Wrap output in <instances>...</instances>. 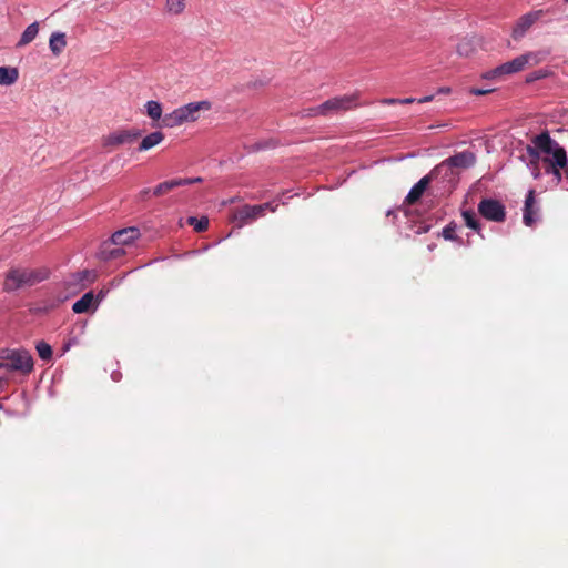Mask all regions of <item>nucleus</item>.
<instances>
[{
    "instance_id": "nucleus-1",
    "label": "nucleus",
    "mask_w": 568,
    "mask_h": 568,
    "mask_svg": "<svg viewBox=\"0 0 568 568\" xmlns=\"http://www.w3.org/2000/svg\"><path fill=\"white\" fill-rule=\"evenodd\" d=\"M531 142L534 145L527 146V153L531 158L532 163L537 164L540 159V153H545L548 155L542 159L546 164V173L554 174L559 182L561 180V170H565L568 178L566 150L551 139L548 131L535 135Z\"/></svg>"
},
{
    "instance_id": "nucleus-2",
    "label": "nucleus",
    "mask_w": 568,
    "mask_h": 568,
    "mask_svg": "<svg viewBox=\"0 0 568 568\" xmlns=\"http://www.w3.org/2000/svg\"><path fill=\"white\" fill-rule=\"evenodd\" d=\"M50 275L48 267L37 268L16 266L11 267L4 276L3 291L11 293L24 287H31L45 281Z\"/></svg>"
},
{
    "instance_id": "nucleus-3",
    "label": "nucleus",
    "mask_w": 568,
    "mask_h": 568,
    "mask_svg": "<svg viewBox=\"0 0 568 568\" xmlns=\"http://www.w3.org/2000/svg\"><path fill=\"white\" fill-rule=\"evenodd\" d=\"M211 109V102L204 100L199 102H191L182 105L171 113H168L162 119V126L175 128L186 122H194L200 118L201 111H209Z\"/></svg>"
},
{
    "instance_id": "nucleus-4",
    "label": "nucleus",
    "mask_w": 568,
    "mask_h": 568,
    "mask_svg": "<svg viewBox=\"0 0 568 568\" xmlns=\"http://www.w3.org/2000/svg\"><path fill=\"white\" fill-rule=\"evenodd\" d=\"M0 362L3 363V367L7 369L20 372L23 375H29L33 371V357L30 352L24 348L2 349L0 352Z\"/></svg>"
},
{
    "instance_id": "nucleus-5",
    "label": "nucleus",
    "mask_w": 568,
    "mask_h": 568,
    "mask_svg": "<svg viewBox=\"0 0 568 568\" xmlns=\"http://www.w3.org/2000/svg\"><path fill=\"white\" fill-rule=\"evenodd\" d=\"M540 61H541V58H540L539 53L528 52V53H525V54H521V55L515 58L511 61L505 62L490 71H487L484 74V78L485 79L503 78L504 75L517 73V72L524 70V68L527 64L536 65Z\"/></svg>"
},
{
    "instance_id": "nucleus-6",
    "label": "nucleus",
    "mask_w": 568,
    "mask_h": 568,
    "mask_svg": "<svg viewBox=\"0 0 568 568\" xmlns=\"http://www.w3.org/2000/svg\"><path fill=\"white\" fill-rule=\"evenodd\" d=\"M476 162V155L471 151H463L449 156L442 163L436 165L434 169L437 174L444 178H450L455 175L454 169H468Z\"/></svg>"
},
{
    "instance_id": "nucleus-7",
    "label": "nucleus",
    "mask_w": 568,
    "mask_h": 568,
    "mask_svg": "<svg viewBox=\"0 0 568 568\" xmlns=\"http://www.w3.org/2000/svg\"><path fill=\"white\" fill-rule=\"evenodd\" d=\"M267 210L275 211L272 207L271 203H264L260 205H243L242 207L235 210L232 214V222L236 224L237 227H243L245 224L256 220L260 216H264Z\"/></svg>"
},
{
    "instance_id": "nucleus-8",
    "label": "nucleus",
    "mask_w": 568,
    "mask_h": 568,
    "mask_svg": "<svg viewBox=\"0 0 568 568\" xmlns=\"http://www.w3.org/2000/svg\"><path fill=\"white\" fill-rule=\"evenodd\" d=\"M141 134L138 129H122L102 136L101 144L104 149L111 151L121 145L134 143Z\"/></svg>"
},
{
    "instance_id": "nucleus-9",
    "label": "nucleus",
    "mask_w": 568,
    "mask_h": 568,
    "mask_svg": "<svg viewBox=\"0 0 568 568\" xmlns=\"http://www.w3.org/2000/svg\"><path fill=\"white\" fill-rule=\"evenodd\" d=\"M359 105L361 103L358 92L341 97H334L324 102V109L327 110L328 115L332 113L346 112L356 109Z\"/></svg>"
},
{
    "instance_id": "nucleus-10",
    "label": "nucleus",
    "mask_w": 568,
    "mask_h": 568,
    "mask_svg": "<svg viewBox=\"0 0 568 568\" xmlns=\"http://www.w3.org/2000/svg\"><path fill=\"white\" fill-rule=\"evenodd\" d=\"M478 212L488 221L501 223L506 220L505 205L495 199H483L478 204Z\"/></svg>"
},
{
    "instance_id": "nucleus-11",
    "label": "nucleus",
    "mask_w": 568,
    "mask_h": 568,
    "mask_svg": "<svg viewBox=\"0 0 568 568\" xmlns=\"http://www.w3.org/2000/svg\"><path fill=\"white\" fill-rule=\"evenodd\" d=\"M439 175L437 174V172L435 171V169H433L428 174H426L425 176H423L409 191V193L407 194V196L405 197V203L407 205H414L416 204L420 197L423 196V194L425 193V191L427 190V187L429 186L430 182L434 181L435 179H437Z\"/></svg>"
},
{
    "instance_id": "nucleus-12",
    "label": "nucleus",
    "mask_w": 568,
    "mask_h": 568,
    "mask_svg": "<svg viewBox=\"0 0 568 568\" xmlns=\"http://www.w3.org/2000/svg\"><path fill=\"white\" fill-rule=\"evenodd\" d=\"M542 11L528 12L521 16L513 29V38L518 40L525 36L527 30L541 17Z\"/></svg>"
},
{
    "instance_id": "nucleus-13",
    "label": "nucleus",
    "mask_w": 568,
    "mask_h": 568,
    "mask_svg": "<svg viewBox=\"0 0 568 568\" xmlns=\"http://www.w3.org/2000/svg\"><path fill=\"white\" fill-rule=\"evenodd\" d=\"M200 181H202L201 178H195V179H182V178H179V179H173V180L164 181V182L158 184L154 187L153 195L154 196H162V195L166 194L168 192L174 190L175 187L184 186V185H190V184H193V183L200 182Z\"/></svg>"
},
{
    "instance_id": "nucleus-14",
    "label": "nucleus",
    "mask_w": 568,
    "mask_h": 568,
    "mask_svg": "<svg viewBox=\"0 0 568 568\" xmlns=\"http://www.w3.org/2000/svg\"><path fill=\"white\" fill-rule=\"evenodd\" d=\"M140 236V231L136 227H126L114 232L111 241L114 245H128Z\"/></svg>"
},
{
    "instance_id": "nucleus-15",
    "label": "nucleus",
    "mask_w": 568,
    "mask_h": 568,
    "mask_svg": "<svg viewBox=\"0 0 568 568\" xmlns=\"http://www.w3.org/2000/svg\"><path fill=\"white\" fill-rule=\"evenodd\" d=\"M120 245H114L111 240L104 242L100 250V258L104 261L116 260L124 255V250L119 247Z\"/></svg>"
},
{
    "instance_id": "nucleus-16",
    "label": "nucleus",
    "mask_w": 568,
    "mask_h": 568,
    "mask_svg": "<svg viewBox=\"0 0 568 568\" xmlns=\"http://www.w3.org/2000/svg\"><path fill=\"white\" fill-rule=\"evenodd\" d=\"M535 204H536L535 191L530 190L525 200L524 216H523L524 223L527 226H531L535 222V213H536V211L534 209Z\"/></svg>"
},
{
    "instance_id": "nucleus-17",
    "label": "nucleus",
    "mask_w": 568,
    "mask_h": 568,
    "mask_svg": "<svg viewBox=\"0 0 568 568\" xmlns=\"http://www.w3.org/2000/svg\"><path fill=\"white\" fill-rule=\"evenodd\" d=\"M164 140V134L160 131H155L142 139L138 150L143 152L152 149L160 144Z\"/></svg>"
},
{
    "instance_id": "nucleus-18",
    "label": "nucleus",
    "mask_w": 568,
    "mask_h": 568,
    "mask_svg": "<svg viewBox=\"0 0 568 568\" xmlns=\"http://www.w3.org/2000/svg\"><path fill=\"white\" fill-rule=\"evenodd\" d=\"M19 71L13 67H0V85H11L17 82Z\"/></svg>"
},
{
    "instance_id": "nucleus-19",
    "label": "nucleus",
    "mask_w": 568,
    "mask_h": 568,
    "mask_svg": "<svg viewBox=\"0 0 568 568\" xmlns=\"http://www.w3.org/2000/svg\"><path fill=\"white\" fill-rule=\"evenodd\" d=\"M50 50L54 55H59L67 47L65 34L62 32H54L49 40Z\"/></svg>"
},
{
    "instance_id": "nucleus-20",
    "label": "nucleus",
    "mask_w": 568,
    "mask_h": 568,
    "mask_svg": "<svg viewBox=\"0 0 568 568\" xmlns=\"http://www.w3.org/2000/svg\"><path fill=\"white\" fill-rule=\"evenodd\" d=\"M93 302H94L93 292H88L73 304L72 311L77 314L85 313L90 310Z\"/></svg>"
},
{
    "instance_id": "nucleus-21",
    "label": "nucleus",
    "mask_w": 568,
    "mask_h": 568,
    "mask_svg": "<svg viewBox=\"0 0 568 568\" xmlns=\"http://www.w3.org/2000/svg\"><path fill=\"white\" fill-rule=\"evenodd\" d=\"M462 216H463V220L465 222V224L474 230L476 233H478L481 237H484V235L480 233L481 231V224L476 215V213L474 211H470V210H467V211H463L462 213Z\"/></svg>"
},
{
    "instance_id": "nucleus-22",
    "label": "nucleus",
    "mask_w": 568,
    "mask_h": 568,
    "mask_svg": "<svg viewBox=\"0 0 568 568\" xmlns=\"http://www.w3.org/2000/svg\"><path fill=\"white\" fill-rule=\"evenodd\" d=\"M38 32H39L38 22H33V23L29 24L26 28V30L23 31L17 45L24 47V45L29 44L30 42H32L36 39Z\"/></svg>"
},
{
    "instance_id": "nucleus-23",
    "label": "nucleus",
    "mask_w": 568,
    "mask_h": 568,
    "mask_svg": "<svg viewBox=\"0 0 568 568\" xmlns=\"http://www.w3.org/2000/svg\"><path fill=\"white\" fill-rule=\"evenodd\" d=\"M185 0H166L165 9L170 14L179 16L185 10Z\"/></svg>"
},
{
    "instance_id": "nucleus-24",
    "label": "nucleus",
    "mask_w": 568,
    "mask_h": 568,
    "mask_svg": "<svg viewBox=\"0 0 568 568\" xmlns=\"http://www.w3.org/2000/svg\"><path fill=\"white\" fill-rule=\"evenodd\" d=\"M146 113L152 120H160L162 116V106L158 101H148L145 104Z\"/></svg>"
},
{
    "instance_id": "nucleus-25",
    "label": "nucleus",
    "mask_w": 568,
    "mask_h": 568,
    "mask_svg": "<svg viewBox=\"0 0 568 568\" xmlns=\"http://www.w3.org/2000/svg\"><path fill=\"white\" fill-rule=\"evenodd\" d=\"M186 222L189 225L193 226L194 231H196L199 233L206 231L209 227V219L205 216H203L201 219L190 216V217H187Z\"/></svg>"
},
{
    "instance_id": "nucleus-26",
    "label": "nucleus",
    "mask_w": 568,
    "mask_h": 568,
    "mask_svg": "<svg viewBox=\"0 0 568 568\" xmlns=\"http://www.w3.org/2000/svg\"><path fill=\"white\" fill-rule=\"evenodd\" d=\"M36 349L38 352V355L41 359L49 361L52 357V348L51 346L41 341L37 344Z\"/></svg>"
},
{
    "instance_id": "nucleus-27",
    "label": "nucleus",
    "mask_w": 568,
    "mask_h": 568,
    "mask_svg": "<svg viewBox=\"0 0 568 568\" xmlns=\"http://www.w3.org/2000/svg\"><path fill=\"white\" fill-rule=\"evenodd\" d=\"M318 115H324V116L328 115L327 110L324 109V102L320 105L303 110V116H318Z\"/></svg>"
},
{
    "instance_id": "nucleus-28",
    "label": "nucleus",
    "mask_w": 568,
    "mask_h": 568,
    "mask_svg": "<svg viewBox=\"0 0 568 568\" xmlns=\"http://www.w3.org/2000/svg\"><path fill=\"white\" fill-rule=\"evenodd\" d=\"M474 52L473 43L469 40H463L457 45V53L462 57H469Z\"/></svg>"
},
{
    "instance_id": "nucleus-29",
    "label": "nucleus",
    "mask_w": 568,
    "mask_h": 568,
    "mask_svg": "<svg viewBox=\"0 0 568 568\" xmlns=\"http://www.w3.org/2000/svg\"><path fill=\"white\" fill-rule=\"evenodd\" d=\"M456 225L450 223L443 229V237L448 241H456Z\"/></svg>"
},
{
    "instance_id": "nucleus-30",
    "label": "nucleus",
    "mask_w": 568,
    "mask_h": 568,
    "mask_svg": "<svg viewBox=\"0 0 568 568\" xmlns=\"http://www.w3.org/2000/svg\"><path fill=\"white\" fill-rule=\"evenodd\" d=\"M80 276H81V280H88V281H92L94 278V275L92 274V272H90L88 270L81 272Z\"/></svg>"
},
{
    "instance_id": "nucleus-31",
    "label": "nucleus",
    "mask_w": 568,
    "mask_h": 568,
    "mask_svg": "<svg viewBox=\"0 0 568 568\" xmlns=\"http://www.w3.org/2000/svg\"><path fill=\"white\" fill-rule=\"evenodd\" d=\"M382 103H384V104H396V103H400V99L387 98V99H383Z\"/></svg>"
},
{
    "instance_id": "nucleus-32",
    "label": "nucleus",
    "mask_w": 568,
    "mask_h": 568,
    "mask_svg": "<svg viewBox=\"0 0 568 568\" xmlns=\"http://www.w3.org/2000/svg\"><path fill=\"white\" fill-rule=\"evenodd\" d=\"M491 91H493L491 89H488V90L471 89V93H474L476 95H484V94H487V93H489Z\"/></svg>"
},
{
    "instance_id": "nucleus-33",
    "label": "nucleus",
    "mask_w": 568,
    "mask_h": 568,
    "mask_svg": "<svg viewBox=\"0 0 568 568\" xmlns=\"http://www.w3.org/2000/svg\"><path fill=\"white\" fill-rule=\"evenodd\" d=\"M151 190L150 189H144L142 190L140 193H139V197L141 200H145L148 199L149 194H150Z\"/></svg>"
},
{
    "instance_id": "nucleus-34",
    "label": "nucleus",
    "mask_w": 568,
    "mask_h": 568,
    "mask_svg": "<svg viewBox=\"0 0 568 568\" xmlns=\"http://www.w3.org/2000/svg\"><path fill=\"white\" fill-rule=\"evenodd\" d=\"M416 100L414 98H405V99H400V104H409V103H413Z\"/></svg>"
},
{
    "instance_id": "nucleus-35",
    "label": "nucleus",
    "mask_w": 568,
    "mask_h": 568,
    "mask_svg": "<svg viewBox=\"0 0 568 568\" xmlns=\"http://www.w3.org/2000/svg\"><path fill=\"white\" fill-rule=\"evenodd\" d=\"M433 100V95H426L418 100V103H426Z\"/></svg>"
},
{
    "instance_id": "nucleus-36",
    "label": "nucleus",
    "mask_w": 568,
    "mask_h": 568,
    "mask_svg": "<svg viewBox=\"0 0 568 568\" xmlns=\"http://www.w3.org/2000/svg\"><path fill=\"white\" fill-rule=\"evenodd\" d=\"M535 178H538L539 176V170L537 169V171L534 173Z\"/></svg>"
},
{
    "instance_id": "nucleus-37",
    "label": "nucleus",
    "mask_w": 568,
    "mask_h": 568,
    "mask_svg": "<svg viewBox=\"0 0 568 568\" xmlns=\"http://www.w3.org/2000/svg\"><path fill=\"white\" fill-rule=\"evenodd\" d=\"M4 379L0 378V386L3 384Z\"/></svg>"
},
{
    "instance_id": "nucleus-38",
    "label": "nucleus",
    "mask_w": 568,
    "mask_h": 568,
    "mask_svg": "<svg viewBox=\"0 0 568 568\" xmlns=\"http://www.w3.org/2000/svg\"><path fill=\"white\" fill-rule=\"evenodd\" d=\"M1 367H3V363H2V362H0V368H1Z\"/></svg>"
},
{
    "instance_id": "nucleus-39",
    "label": "nucleus",
    "mask_w": 568,
    "mask_h": 568,
    "mask_svg": "<svg viewBox=\"0 0 568 568\" xmlns=\"http://www.w3.org/2000/svg\"><path fill=\"white\" fill-rule=\"evenodd\" d=\"M565 2H568V0H564Z\"/></svg>"
}]
</instances>
